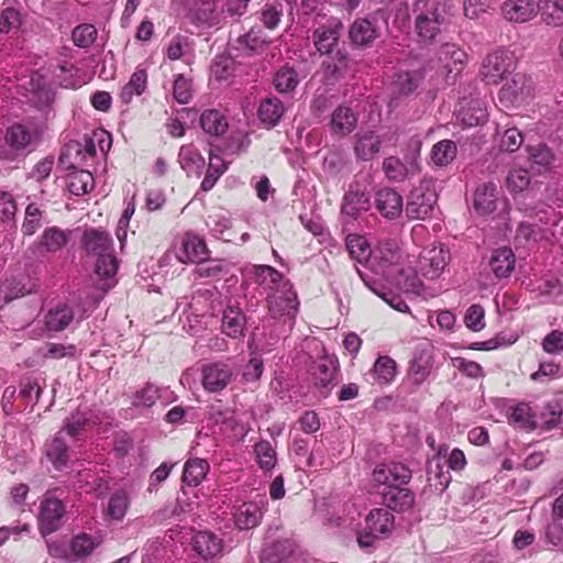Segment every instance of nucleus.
Masks as SVG:
<instances>
[{
	"instance_id": "f257e3e1",
	"label": "nucleus",
	"mask_w": 563,
	"mask_h": 563,
	"mask_svg": "<svg viewBox=\"0 0 563 563\" xmlns=\"http://www.w3.org/2000/svg\"><path fill=\"white\" fill-rule=\"evenodd\" d=\"M373 479L382 487L379 495L386 509L405 512L415 505L413 493L405 487L411 479V471L401 463L378 465L373 471Z\"/></svg>"
},
{
	"instance_id": "f03ea898",
	"label": "nucleus",
	"mask_w": 563,
	"mask_h": 563,
	"mask_svg": "<svg viewBox=\"0 0 563 563\" xmlns=\"http://www.w3.org/2000/svg\"><path fill=\"white\" fill-rule=\"evenodd\" d=\"M415 33L418 42L432 44L445 20L444 5L438 0H417L413 4Z\"/></svg>"
},
{
	"instance_id": "7ed1b4c3",
	"label": "nucleus",
	"mask_w": 563,
	"mask_h": 563,
	"mask_svg": "<svg viewBox=\"0 0 563 563\" xmlns=\"http://www.w3.org/2000/svg\"><path fill=\"white\" fill-rule=\"evenodd\" d=\"M395 528V517L386 508H374L365 517L364 527L356 532V541L362 550L372 552L378 541L388 538Z\"/></svg>"
},
{
	"instance_id": "20e7f679",
	"label": "nucleus",
	"mask_w": 563,
	"mask_h": 563,
	"mask_svg": "<svg viewBox=\"0 0 563 563\" xmlns=\"http://www.w3.org/2000/svg\"><path fill=\"white\" fill-rule=\"evenodd\" d=\"M515 68L516 57L514 53L505 48H498L483 59L479 75L487 85H497Z\"/></svg>"
},
{
	"instance_id": "39448f33",
	"label": "nucleus",
	"mask_w": 563,
	"mask_h": 563,
	"mask_svg": "<svg viewBox=\"0 0 563 563\" xmlns=\"http://www.w3.org/2000/svg\"><path fill=\"white\" fill-rule=\"evenodd\" d=\"M434 364V347L423 341L416 345L408 368V379L416 387L421 386L431 375Z\"/></svg>"
},
{
	"instance_id": "423d86ee",
	"label": "nucleus",
	"mask_w": 563,
	"mask_h": 563,
	"mask_svg": "<svg viewBox=\"0 0 563 563\" xmlns=\"http://www.w3.org/2000/svg\"><path fill=\"white\" fill-rule=\"evenodd\" d=\"M533 92L534 82L532 78L523 73H517L510 81L500 88L499 101L505 107L520 106L530 99Z\"/></svg>"
},
{
	"instance_id": "0eeeda50",
	"label": "nucleus",
	"mask_w": 563,
	"mask_h": 563,
	"mask_svg": "<svg viewBox=\"0 0 563 563\" xmlns=\"http://www.w3.org/2000/svg\"><path fill=\"white\" fill-rule=\"evenodd\" d=\"M401 261L400 247L395 240L379 241L373 249L369 268L389 277L388 269L397 267Z\"/></svg>"
},
{
	"instance_id": "6e6552de",
	"label": "nucleus",
	"mask_w": 563,
	"mask_h": 563,
	"mask_svg": "<svg viewBox=\"0 0 563 563\" xmlns=\"http://www.w3.org/2000/svg\"><path fill=\"white\" fill-rule=\"evenodd\" d=\"M298 300L291 285L284 286L279 291L267 297L268 312L274 319L286 317L294 320L298 311Z\"/></svg>"
},
{
	"instance_id": "1a4fd4ad",
	"label": "nucleus",
	"mask_w": 563,
	"mask_h": 563,
	"mask_svg": "<svg viewBox=\"0 0 563 563\" xmlns=\"http://www.w3.org/2000/svg\"><path fill=\"white\" fill-rule=\"evenodd\" d=\"M449 263V251L442 245L424 249L418 260V271L427 279L441 276Z\"/></svg>"
},
{
	"instance_id": "9d476101",
	"label": "nucleus",
	"mask_w": 563,
	"mask_h": 563,
	"mask_svg": "<svg viewBox=\"0 0 563 563\" xmlns=\"http://www.w3.org/2000/svg\"><path fill=\"white\" fill-rule=\"evenodd\" d=\"M233 377L230 365L223 362H213L202 365L200 382L208 393H219L227 388Z\"/></svg>"
},
{
	"instance_id": "9b49d317",
	"label": "nucleus",
	"mask_w": 563,
	"mask_h": 563,
	"mask_svg": "<svg viewBox=\"0 0 563 563\" xmlns=\"http://www.w3.org/2000/svg\"><path fill=\"white\" fill-rule=\"evenodd\" d=\"M65 514L64 505L56 498H47L41 504L38 515V529L43 537H46L62 527Z\"/></svg>"
},
{
	"instance_id": "f8f14e48",
	"label": "nucleus",
	"mask_w": 563,
	"mask_h": 563,
	"mask_svg": "<svg viewBox=\"0 0 563 563\" xmlns=\"http://www.w3.org/2000/svg\"><path fill=\"white\" fill-rule=\"evenodd\" d=\"M247 277L264 290L279 291L284 286L290 285L283 274L269 265H253L246 269Z\"/></svg>"
},
{
	"instance_id": "ddd939ff",
	"label": "nucleus",
	"mask_w": 563,
	"mask_h": 563,
	"mask_svg": "<svg viewBox=\"0 0 563 563\" xmlns=\"http://www.w3.org/2000/svg\"><path fill=\"white\" fill-rule=\"evenodd\" d=\"M342 29L343 25L339 20H330L313 31V43L321 55L332 54L338 49Z\"/></svg>"
},
{
	"instance_id": "4468645a",
	"label": "nucleus",
	"mask_w": 563,
	"mask_h": 563,
	"mask_svg": "<svg viewBox=\"0 0 563 563\" xmlns=\"http://www.w3.org/2000/svg\"><path fill=\"white\" fill-rule=\"evenodd\" d=\"M391 141L390 136H379L374 131H360L355 134L354 154L357 159L368 162L380 151L384 141Z\"/></svg>"
},
{
	"instance_id": "2eb2a0df",
	"label": "nucleus",
	"mask_w": 563,
	"mask_h": 563,
	"mask_svg": "<svg viewBox=\"0 0 563 563\" xmlns=\"http://www.w3.org/2000/svg\"><path fill=\"white\" fill-rule=\"evenodd\" d=\"M338 369V361L330 356L320 357L312 363L310 367L311 379L323 396L328 395L329 386L332 385Z\"/></svg>"
},
{
	"instance_id": "dca6fc26",
	"label": "nucleus",
	"mask_w": 563,
	"mask_h": 563,
	"mask_svg": "<svg viewBox=\"0 0 563 563\" xmlns=\"http://www.w3.org/2000/svg\"><path fill=\"white\" fill-rule=\"evenodd\" d=\"M437 202V195L434 191H424L422 188L413 189L407 201L406 212L411 219H424L429 217Z\"/></svg>"
},
{
	"instance_id": "f3484780",
	"label": "nucleus",
	"mask_w": 563,
	"mask_h": 563,
	"mask_svg": "<svg viewBox=\"0 0 563 563\" xmlns=\"http://www.w3.org/2000/svg\"><path fill=\"white\" fill-rule=\"evenodd\" d=\"M371 208L369 195L358 187L350 186L344 194L341 203V213L349 220H356L363 212Z\"/></svg>"
},
{
	"instance_id": "a211bd4d",
	"label": "nucleus",
	"mask_w": 563,
	"mask_h": 563,
	"mask_svg": "<svg viewBox=\"0 0 563 563\" xmlns=\"http://www.w3.org/2000/svg\"><path fill=\"white\" fill-rule=\"evenodd\" d=\"M374 206L382 217L394 220L401 214L404 200L395 189L382 188L375 194Z\"/></svg>"
},
{
	"instance_id": "6ab92c4d",
	"label": "nucleus",
	"mask_w": 563,
	"mask_h": 563,
	"mask_svg": "<svg viewBox=\"0 0 563 563\" xmlns=\"http://www.w3.org/2000/svg\"><path fill=\"white\" fill-rule=\"evenodd\" d=\"M264 501H245L236 507L232 512L234 526L239 530H250L257 527L263 518Z\"/></svg>"
},
{
	"instance_id": "aec40b11",
	"label": "nucleus",
	"mask_w": 563,
	"mask_h": 563,
	"mask_svg": "<svg viewBox=\"0 0 563 563\" xmlns=\"http://www.w3.org/2000/svg\"><path fill=\"white\" fill-rule=\"evenodd\" d=\"M207 256V247L202 239L186 233L180 240V245L176 251V257L181 263L202 261Z\"/></svg>"
},
{
	"instance_id": "412c9836",
	"label": "nucleus",
	"mask_w": 563,
	"mask_h": 563,
	"mask_svg": "<svg viewBox=\"0 0 563 563\" xmlns=\"http://www.w3.org/2000/svg\"><path fill=\"white\" fill-rule=\"evenodd\" d=\"M501 11L506 20L525 23L537 15L538 8L533 0H506Z\"/></svg>"
},
{
	"instance_id": "4be33fe9",
	"label": "nucleus",
	"mask_w": 563,
	"mask_h": 563,
	"mask_svg": "<svg viewBox=\"0 0 563 563\" xmlns=\"http://www.w3.org/2000/svg\"><path fill=\"white\" fill-rule=\"evenodd\" d=\"M211 417L216 424L221 426L223 432H230L234 439H243L249 432L242 417L232 410L212 409Z\"/></svg>"
},
{
	"instance_id": "5701e85b",
	"label": "nucleus",
	"mask_w": 563,
	"mask_h": 563,
	"mask_svg": "<svg viewBox=\"0 0 563 563\" xmlns=\"http://www.w3.org/2000/svg\"><path fill=\"white\" fill-rule=\"evenodd\" d=\"M321 63L324 79L334 82L345 75L349 68V55L345 51L338 48L332 54H325Z\"/></svg>"
},
{
	"instance_id": "b1692460",
	"label": "nucleus",
	"mask_w": 563,
	"mask_h": 563,
	"mask_svg": "<svg viewBox=\"0 0 563 563\" xmlns=\"http://www.w3.org/2000/svg\"><path fill=\"white\" fill-rule=\"evenodd\" d=\"M439 62L443 65L448 75L456 76L461 73L467 60V54L454 43H444L438 52Z\"/></svg>"
},
{
	"instance_id": "393cba45",
	"label": "nucleus",
	"mask_w": 563,
	"mask_h": 563,
	"mask_svg": "<svg viewBox=\"0 0 563 563\" xmlns=\"http://www.w3.org/2000/svg\"><path fill=\"white\" fill-rule=\"evenodd\" d=\"M85 251L91 256H101L112 250V239L108 232L97 229H88L82 236Z\"/></svg>"
},
{
	"instance_id": "a878e982",
	"label": "nucleus",
	"mask_w": 563,
	"mask_h": 563,
	"mask_svg": "<svg viewBox=\"0 0 563 563\" xmlns=\"http://www.w3.org/2000/svg\"><path fill=\"white\" fill-rule=\"evenodd\" d=\"M357 121V115L351 108L339 106L331 115V132L339 136H345L354 131Z\"/></svg>"
},
{
	"instance_id": "bb28decb",
	"label": "nucleus",
	"mask_w": 563,
	"mask_h": 563,
	"mask_svg": "<svg viewBox=\"0 0 563 563\" xmlns=\"http://www.w3.org/2000/svg\"><path fill=\"white\" fill-rule=\"evenodd\" d=\"M295 544L289 539L265 542L261 553V561L266 563H283L292 555Z\"/></svg>"
},
{
	"instance_id": "cd10ccee",
	"label": "nucleus",
	"mask_w": 563,
	"mask_h": 563,
	"mask_svg": "<svg viewBox=\"0 0 563 563\" xmlns=\"http://www.w3.org/2000/svg\"><path fill=\"white\" fill-rule=\"evenodd\" d=\"M349 35L353 45L366 47L377 38L378 30L371 20L357 19L351 25Z\"/></svg>"
},
{
	"instance_id": "c85d7f7f",
	"label": "nucleus",
	"mask_w": 563,
	"mask_h": 563,
	"mask_svg": "<svg viewBox=\"0 0 563 563\" xmlns=\"http://www.w3.org/2000/svg\"><path fill=\"white\" fill-rule=\"evenodd\" d=\"M516 257L511 249L501 247L492 253L489 267L494 275L501 279L510 276L515 269Z\"/></svg>"
},
{
	"instance_id": "c756f323",
	"label": "nucleus",
	"mask_w": 563,
	"mask_h": 563,
	"mask_svg": "<svg viewBox=\"0 0 563 563\" xmlns=\"http://www.w3.org/2000/svg\"><path fill=\"white\" fill-rule=\"evenodd\" d=\"M192 547L198 555L208 560L221 553L222 540L214 533L200 531L194 537Z\"/></svg>"
},
{
	"instance_id": "7c9ffc66",
	"label": "nucleus",
	"mask_w": 563,
	"mask_h": 563,
	"mask_svg": "<svg viewBox=\"0 0 563 563\" xmlns=\"http://www.w3.org/2000/svg\"><path fill=\"white\" fill-rule=\"evenodd\" d=\"M487 110L483 102L477 99H473L467 102L466 106L461 107L457 111V120L463 126L472 128L482 125L487 120Z\"/></svg>"
},
{
	"instance_id": "2f4dec72",
	"label": "nucleus",
	"mask_w": 563,
	"mask_h": 563,
	"mask_svg": "<svg viewBox=\"0 0 563 563\" xmlns=\"http://www.w3.org/2000/svg\"><path fill=\"white\" fill-rule=\"evenodd\" d=\"M418 164L413 159L409 166L396 156L386 157L383 162V170L386 177L391 181H404L409 175L418 172Z\"/></svg>"
},
{
	"instance_id": "473e14b6",
	"label": "nucleus",
	"mask_w": 563,
	"mask_h": 563,
	"mask_svg": "<svg viewBox=\"0 0 563 563\" xmlns=\"http://www.w3.org/2000/svg\"><path fill=\"white\" fill-rule=\"evenodd\" d=\"M245 322V316L240 308L228 306L222 316V332L233 339L243 336Z\"/></svg>"
},
{
	"instance_id": "72a5a7b5",
	"label": "nucleus",
	"mask_w": 563,
	"mask_h": 563,
	"mask_svg": "<svg viewBox=\"0 0 563 563\" xmlns=\"http://www.w3.org/2000/svg\"><path fill=\"white\" fill-rule=\"evenodd\" d=\"M497 187L485 183L477 187L474 195V208L479 214H489L496 210Z\"/></svg>"
},
{
	"instance_id": "f704fd0d",
	"label": "nucleus",
	"mask_w": 563,
	"mask_h": 563,
	"mask_svg": "<svg viewBox=\"0 0 563 563\" xmlns=\"http://www.w3.org/2000/svg\"><path fill=\"white\" fill-rule=\"evenodd\" d=\"M5 140L15 150H24L35 145L38 141V135L35 131L27 129L23 124H14L8 129Z\"/></svg>"
},
{
	"instance_id": "c9c22d12",
	"label": "nucleus",
	"mask_w": 563,
	"mask_h": 563,
	"mask_svg": "<svg viewBox=\"0 0 563 563\" xmlns=\"http://www.w3.org/2000/svg\"><path fill=\"white\" fill-rule=\"evenodd\" d=\"M422 74L418 70H400L394 76L393 93L398 97H405L412 93L420 85Z\"/></svg>"
},
{
	"instance_id": "e433bc0d",
	"label": "nucleus",
	"mask_w": 563,
	"mask_h": 563,
	"mask_svg": "<svg viewBox=\"0 0 563 563\" xmlns=\"http://www.w3.org/2000/svg\"><path fill=\"white\" fill-rule=\"evenodd\" d=\"M358 275L363 279L364 284L378 297H380L384 301H386L390 307H393L395 310L400 312H406L409 310L408 305L406 301L397 294L391 292L390 290L386 289L385 286L382 284L367 279L366 276L357 268L355 267Z\"/></svg>"
},
{
	"instance_id": "4c0bfd02",
	"label": "nucleus",
	"mask_w": 563,
	"mask_h": 563,
	"mask_svg": "<svg viewBox=\"0 0 563 563\" xmlns=\"http://www.w3.org/2000/svg\"><path fill=\"white\" fill-rule=\"evenodd\" d=\"M178 162L187 175H200L205 165V158L191 144L183 145L180 147Z\"/></svg>"
},
{
	"instance_id": "58836bf2",
	"label": "nucleus",
	"mask_w": 563,
	"mask_h": 563,
	"mask_svg": "<svg viewBox=\"0 0 563 563\" xmlns=\"http://www.w3.org/2000/svg\"><path fill=\"white\" fill-rule=\"evenodd\" d=\"M74 320V311L67 305H58L48 310L45 316V327L48 331H63Z\"/></svg>"
},
{
	"instance_id": "ea45409f",
	"label": "nucleus",
	"mask_w": 563,
	"mask_h": 563,
	"mask_svg": "<svg viewBox=\"0 0 563 563\" xmlns=\"http://www.w3.org/2000/svg\"><path fill=\"white\" fill-rule=\"evenodd\" d=\"M292 9L294 0H274L263 8L261 20L267 29L273 30L278 25L284 12L288 11L291 14Z\"/></svg>"
},
{
	"instance_id": "a19ab883",
	"label": "nucleus",
	"mask_w": 563,
	"mask_h": 563,
	"mask_svg": "<svg viewBox=\"0 0 563 563\" xmlns=\"http://www.w3.org/2000/svg\"><path fill=\"white\" fill-rule=\"evenodd\" d=\"M285 112L283 102L276 98H267L258 107V118L267 128L277 125Z\"/></svg>"
},
{
	"instance_id": "79ce46f5",
	"label": "nucleus",
	"mask_w": 563,
	"mask_h": 563,
	"mask_svg": "<svg viewBox=\"0 0 563 563\" xmlns=\"http://www.w3.org/2000/svg\"><path fill=\"white\" fill-rule=\"evenodd\" d=\"M200 126L211 136H221L228 131L227 119L216 109L205 110L201 113Z\"/></svg>"
},
{
	"instance_id": "37998d69",
	"label": "nucleus",
	"mask_w": 563,
	"mask_h": 563,
	"mask_svg": "<svg viewBox=\"0 0 563 563\" xmlns=\"http://www.w3.org/2000/svg\"><path fill=\"white\" fill-rule=\"evenodd\" d=\"M167 393L172 394L167 388H159L152 383H146L134 394L132 405L135 408H151Z\"/></svg>"
},
{
	"instance_id": "c03bdc74",
	"label": "nucleus",
	"mask_w": 563,
	"mask_h": 563,
	"mask_svg": "<svg viewBox=\"0 0 563 563\" xmlns=\"http://www.w3.org/2000/svg\"><path fill=\"white\" fill-rule=\"evenodd\" d=\"M537 8L547 25H563V0H539Z\"/></svg>"
},
{
	"instance_id": "a18cd8bd",
	"label": "nucleus",
	"mask_w": 563,
	"mask_h": 563,
	"mask_svg": "<svg viewBox=\"0 0 563 563\" xmlns=\"http://www.w3.org/2000/svg\"><path fill=\"white\" fill-rule=\"evenodd\" d=\"M209 472V463L199 457L189 459L184 466L183 481L189 486H198Z\"/></svg>"
},
{
	"instance_id": "49530a36",
	"label": "nucleus",
	"mask_w": 563,
	"mask_h": 563,
	"mask_svg": "<svg viewBox=\"0 0 563 563\" xmlns=\"http://www.w3.org/2000/svg\"><path fill=\"white\" fill-rule=\"evenodd\" d=\"M147 82V74L144 69L135 70L129 82L122 88L120 92V99L123 103L128 104L132 101L134 96H141Z\"/></svg>"
},
{
	"instance_id": "de8ad7c7",
	"label": "nucleus",
	"mask_w": 563,
	"mask_h": 563,
	"mask_svg": "<svg viewBox=\"0 0 563 563\" xmlns=\"http://www.w3.org/2000/svg\"><path fill=\"white\" fill-rule=\"evenodd\" d=\"M529 159L534 170L541 174L544 170L550 169L554 163V155L552 151L545 144H538L528 148Z\"/></svg>"
},
{
	"instance_id": "09e8293b",
	"label": "nucleus",
	"mask_w": 563,
	"mask_h": 563,
	"mask_svg": "<svg viewBox=\"0 0 563 563\" xmlns=\"http://www.w3.org/2000/svg\"><path fill=\"white\" fill-rule=\"evenodd\" d=\"M69 241L68 234L57 227L44 230L41 235L40 247L46 252L55 253L63 249Z\"/></svg>"
},
{
	"instance_id": "8fccbe9b",
	"label": "nucleus",
	"mask_w": 563,
	"mask_h": 563,
	"mask_svg": "<svg viewBox=\"0 0 563 563\" xmlns=\"http://www.w3.org/2000/svg\"><path fill=\"white\" fill-rule=\"evenodd\" d=\"M346 249L350 256L358 263L366 262L369 266L373 249L369 247L368 242L362 235H349L346 238Z\"/></svg>"
},
{
	"instance_id": "3c124183",
	"label": "nucleus",
	"mask_w": 563,
	"mask_h": 563,
	"mask_svg": "<svg viewBox=\"0 0 563 563\" xmlns=\"http://www.w3.org/2000/svg\"><path fill=\"white\" fill-rule=\"evenodd\" d=\"M100 543V539L86 533L76 536L69 544L74 561L89 556Z\"/></svg>"
},
{
	"instance_id": "603ef678",
	"label": "nucleus",
	"mask_w": 563,
	"mask_h": 563,
	"mask_svg": "<svg viewBox=\"0 0 563 563\" xmlns=\"http://www.w3.org/2000/svg\"><path fill=\"white\" fill-rule=\"evenodd\" d=\"M46 455L57 470L66 465L68 461V445L59 431L47 446Z\"/></svg>"
},
{
	"instance_id": "864d4df0",
	"label": "nucleus",
	"mask_w": 563,
	"mask_h": 563,
	"mask_svg": "<svg viewBox=\"0 0 563 563\" xmlns=\"http://www.w3.org/2000/svg\"><path fill=\"white\" fill-rule=\"evenodd\" d=\"M427 474L430 485L439 492H443L452 481L450 471L445 470L439 461H429Z\"/></svg>"
},
{
	"instance_id": "5fc2aeb1",
	"label": "nucleus",
	"mask_w": 563,
	"mask_h": 563,
	"mask_svg": "<svg viewBox=\"0 0 563 563\" xmlns=\"http://www.w3.org/2000/svg\"><path fill=\"white\" fill-rule=\"evenodd\" d=\"M457 148L453 141L442 140L433 145L431 158L437 166H446L455 158Z\"/></svg>"
},
{
	"instance_id": "6e6d98bb",
	"label": "nucleus",
	"mask_w": 563,
	"mask_h": 563,
	"mask_svg": "<svg viewBox=\"0 0 563 563\" xmlns=\"http://www.w3.org/2000/svg\"><path fill=\"white\" fill-rule=\"evenodd\" d=\"M396 362L389 356H379L372 371V375L379 384H389L396 376Z\"/></svg>"
},
{
	"instance_id": "4d7b16f0",
	"label": "nucleus",
	"mask_w": 563,
	"mask_h": 563,
	"mask_svg": "<svg viewBox=\"0 0 563 563\" xmlns=\"http://www.w3.org/2000/svg\"><path fill=\"white\" fill-rule=\"evenodd\" d=\"M298 84V74L292 67L284 66L275 74L274 86L282 93L294 91Z\"/></svg>"
},
{
	"instance_id": "13d9d810",
	"label": "nucleus",
	"mask_w": 563,
	"mask_h": 563,
	"mask_svg": "<svg viewBox=\"0 0 563 563\" xmlns=\"http://www.w3.org/2000/svg\"><path fill=\"white\" fill-rule=\"evenodd\" d=\"M257 463L263 471H271L277 462L276 451L267 440H261L254 445Z\"/></svg>"
},
{
	"instance_id": "bf43d9fd",
	"label": "nucleus",
	"mask_w": 563,
	"mask_h": 563,
	"mask_svg": "<svg viewBox=\"0 0 563 563\" xmlns=\"http://www.w3.org/2000/svg\"><path fill=\"white\" fill-rule=\"evenodd\" d=\"M93 188V176L87 170L73 173L68 179V189L75 196H82Z\"/></svg>"
},
{
	"instance_id": "052dcab7",
	"label": "nucleus",
	"mask_w": 563,
	"mask_h": 563,
	"mask_svg": "<svg viewBox=\"0 0 563 563\" xmlns=\"http://www.w3.org/2000/svg\"><path fill=\"white\" fill-rule=\"evenodd\" d=\"M236 48L244 54H254L262 52L267 42L258 35V32L251 30L244 35H241L236 41Z\"/></svg>"
},
{
	"instance_id": "680f3d73",
	"label": "nucleus",
	"mask_w": 563,
	"mask_h": 563,
	"mask_svg": "<svg viewBox=\"0 0 563 563\" xmlns=\"http://www.w3.org/2000/svg\"><path fill=\"white\" fill-rule=\"evenodd\" d=\"M197 22L207 25H214L219 22L218 5L214 0H203L195 10Z\"/></svg>"
},
{
	"instance_id": "e2e57ef3",
	"label": "nucleus",
	"mask_w": 563,
	"mask_h": 563,
	"mask_svg": "<svg viewBox=\"0 0 563 563\" xmlns=\"http://www.w3.org/2000/svg\"><path fill=\"white\" fill-rule=\"evenodd\" d=\"M71 38L76 46L88 48L97 38V29L92 24H80L73 30Z\"/></svg>"
},
{
	"instance_id": "0e129e2a",
	"label": "nucleus",
	"mask_w": 563,
	"mask_h": 563,
	"mask_svg": "<svg viewBox=\"0 0 563 563\" xmlns=\"http://www.w3.org/2000/svg\"><path fill=\"white\" fill-rule=\"evenodd\" d=\"M42 225V211L35 203H30L25 209L22 231L25 235H33Z\"/></svg>"
},
{
	"instance_id": "69168bd1",
	"label": "nucleus",
	"mask_w": 563,
	"mask_h": 563,
	"mask_svg": "<svg viewBox=\"0 0 563 563\" xmlns=\"http://www.w3.org/2000/svg\"><path fill=\"white\" fill-rule=\"evenodd\" d=\"M87 422V415L80 410H77L65 419L63 430L60 431H66L69 437L77 438L84 431Z\"/></svg>"
},
{
	"instance_id": "338daca9",
	"label": "nucleus",
	"mask_w": 563,
	"mask_h": 563,
	"mask_svg": "<svg viewBox=\"0 0 563 563\" xmlns=\"http://www.w3.org/2000/svg\"><path fill=\"white\" fill-rule=\"evenodd\" d=\"M522 142L523 136L521 132L516 128H510L500 134L498 145L501 151L511 153L517 151L521 146Z\"/></svg>"
},
{
	"instance_id": "774afa93",
	"label": "nucleus",
	"mask_w": 563,
	"mask_h": 563,
	"mask_svg": "<svg viewBox=\"0 0 563 563\" xmlns=\"http://www.w3.org/2000/svg\"><path fill=\"white\" fill-rule=\"evenodd\" d=\"M129 507V498L124 492L113 494L108 504V514L112 519L121 520Z\"/></svg>"
}]
</instances>
